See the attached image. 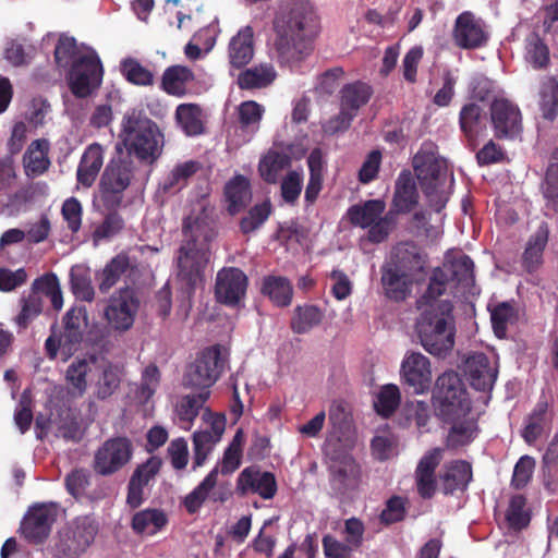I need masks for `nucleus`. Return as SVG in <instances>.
I'll return each mask as SVG.
<instances>
[{
	"instance_id": "obj_1",
	"label": "nucleus",
	"mask_w": 558,
	"mask_h": 558,
	"mask_svg": "<svg viewBox=\"0 0 558 558\" xmlns=\"http://www.w3.org/2000/svg\"><path fill=\"white\" fill-rule=\"evenodd\" d=\"M275 52L279 63L293 68L313 50L319 31L318 15L306 1H296L281 10L275 21Z\"/></svg>"
},
{
	"instance_id": "obj_2",
	"label": "nucleus",
	"mask_w": 558,
	"mask_h": 558,
	"mask_svg": "<svg viewBox=\"0 0 558 558\" xmlns=\"http://www.w3.org/2000/svg\"><path fill=\"white\" fill-rule=\"evenodd\" d=\"M438 274L429 282L426 292L417 300L420 316L416 319V332L424 349H452L454 345L453 305L442 299L444 287Z\"/></svg>"
},
{
	"instance_id": "obj_3",
	"label": "nucleus",
	"mask_w": 558,
	"mask_h": 558,
	"mask_svg": "<svg viewBox=\"0 0 558 558\" xmlns=\"http://www.w3.org/2000/svg\"><path fill=\"white\" fill-rule=\"evenodd\" d=\"M198 208L201 214L191 215L184 220L185 243L180 247L178 255V277L189 293L203 286L204 272L209 263L207 247L198 242L201 239H208L214 208L204 202L198 204Z\"/></svg>"
},
{
	"instance_id": "obj_4",
	"label": "nucleus",
	"mask_w": 558,
	"mask_h": 558,
	"mask_svg": "<svg viewBox=\"0 0 558 558\" xmlns=\"http://www.w3.org/2000/svg\"><path fill=\"white\" fill-rule=\"evenodd\" d=\"M120 138L128 154L146 165L156 162L165 146V135L158 124L138 109L124 114Z\"/></svg>"
},
{
	"instance_id": "obj_5",
	"label": "nucleus",
	"mask_w": 558,
	"mask_h": 558,
	"mask_svg": "<svg viewBox=\"0 0 558 558\" xmlns=\"http://www.w3.org/2000/svg\"><path fill=\"white\" fill-rule=\"evenodd\" d=\"M413 167L429 206L440 211L449 198L452 178L444 158L422 148L413 158Z\"/></svg>"
},
{
	"instance_id": "obj_6",
	"label": "nucleus",
	"mask_w": 558,
	"mask_h": 558,
	"mask_svg": "<svg viewBox=\"0 0 558 558\" xmlns=\"http://www.w3.org/2000/svg\"><path fill=\"white\" fill-rule=\"evenodd\" d=\"M228 367V351H199L185 365L182 384L185 388L209 391Z\"/></svg>"
},
{
	"instance_id": "obj_7",
	"label": "nucleus",
	"mask_w": 558,
	"mask_h": 558,
	"mask_svg": "<svg viewBox=\"0 0 558 558\" xmlns=\"http://www.w3.org/2000/svg\"><path fill=\"white\" fill-rule=\"evenodd\" d=\"M433 403L441 418L469 414L472 410L469 393L456 372H446L437 378Z\"/></svg>"
},
{
	"instance_id": "obj_8",
	"label": "nucleus",
	"mask_w": 558,
	"mask_h": 558,
	"mask_svg": "<svg viewBox=\"0 0 558 558\" xmlns=\"http://www.w3.org/2000/svg\"><path fill=\"white\" fill-rule=\"evenodd\" d=\"M97 533L98 523L93 517L73 519L59 531L53 558H78L93 544Z\"/></svg>"
},
{
	"instance_id": "obj_9",
	"label": "nucleus",
	"mask_w": 558,
	"mask_h": 558,
	"mask_svg": "<svg viewBox=\"0 0 558 558\" xmlns=\"http://www.w3.org/2000/svg\"><path fill=\"white\" fill-rule=\"evenodd\" d=\"M135 173L134 161L126 158L112 159L106 166L99 183L100 201L107 209H117L124 191L131 185Z\"/></svg>"
},
{
	"instance_id": "obj_10",
	"label": "nucleus",
	"mask_w": 558,
	"mask_h": 558,
	"mask_svg": "<svg viewBox=\"0 0 558 558\" xmlns=\"http://www.w3.org/2000/svg\"><path fill=\"white\" fill-rule=\"evenodd\" d=\"M102 75L99 56L95 50H87L80 61L69 69L66 80L72 94L77 98H85L98 89Z\"/></svg>"
},
{
	"instance_id": "obj_11",
	"label": "nucleus",
	"mask_w": 558,
	"mask_h": 558,
	"mask_svg": "<svg viewBox=\"0 0 558 558\" xmlns=\"http://www.w3.org/2000/svg\"><path fill=\"white\" fill-rule=\"evenodd\" d=\"M385 209V202L371 199L350 207L348 217L352 225L368 229V239L372 242L379 243L387 238L390 231V220L388 215L384 216Z\"/></svg>"
},
{
	"instance_id": "obj_12",
	"label": "nucleus",
	"mask_w": 558,
	"mask_h": 558,
	"mask_svg": "<svg viewBox=\"0 0 558 558\" xmlns=\"http://www.w3.org/2000/svg\"><path fill=\"white\" fill-rule=\"evenodd\" d=\"M133 456L132 442L125 437H116L106 440L94 456V471L108 476L120 471Z\"/></svg>"
},
{
	"instance_id": "obj_13",
	"label": "nucleus",
	"mask_w": 558,
	"mask_h": 558,
	"mask_svg": "<svg viewBox=\"0 0 558 558\" xmlns=\"http://www.w3.org/2000/svg\"><path fill=\"white\" fill-rule=\"evenodd\" d=\"M138 307L140 300L135 292L129 288L120 289L110 296L105 318L113 330L126 331L133 326Z\"/></svg>"
},
{
	"instance_id": "obj_14",
	"label": "nucleus",
	"mask_w": 558,
	"mask_h": 558,
	"mask_svg": "<svg viewBox=\"0 0 558 558\" xmlns=\"http://www.w3.org/2000/svg\"><path fill=\"white\" fill-rule=\"evenodd\" d=\"M463 372L472 387L480 391H490L498 376V362L495 354L487 355L475 351L463 361Z\"/></svg>"
},
{
	"instance_id": "obj_15",
	"label": "nucleus",
	"mask_w": 558,
	"mask_h": 558,
	"mask_svg": "<svg viewBox=\"0 0 558 558\" xmlns=\"http://www.w3.org/2000/svg\"><path fill=\"white\" fill-rule=\"evenodd\" d=\"M247 276L236 267H225L217 272L215 295L219 303L238 306L245 298Z\"/></svg>"
},
{
	"instance_id": "obj_16",
	"label": "nucleus",
	"mask_w": 558,
	"mask_h": 558,
	"mask_svg": "<svg viewBox=\"0 0 558 558\" xmlns=\"http://www.w3.org/2000/svg\"><path fill=\"white\" fill-rule=\"evenodd\" d=\"M452 36L458 47L462 49H476L486 45L489 32L482 19L465 11L457 17Z\"/></svg>"
},
{
	"instance_id": "obj_17",
	"label": "nucleus",
	"mask_w": 558,
	"mask_h": 558,
	"mask_svg": "<svg viewBox=\"0 0 558 558\" xmlns=\"http://www.w3.org/2000/svg\"><path fill=\"white\" fill-rule=\"evenodd\" d=\"M492 123L498 137H513L521 132V112L511 101L499 98L490 106Z\"/></svg>"
},
{
	"instance_id": "obj_18",
	"label": "nucleus",
	"mask_w": 558,
	"mask_h": 558,
	"mask_svg": "<svg viewBox=\"0 0 558 558\" xmlns=\"http://www.w3.org/2000/svg\"><path fill=\"white\" fill-rule=\"evenodd\" d=\"M551 427V414L545 399H539L532 411L524 417L520 435L524 442L534 446L542 437L547 436Z\"/></svg>"
},
{
	"instance_id": "obj_19",
	"label": "nucleus",
	"mask_w": 558,
	"mask_h": 558,
	"mask_svg": "<svg viewBox=\"0 0 558 558\" xmlns=\"http://www.w3.org/2000/svg\"><path fill=\"white\" fill-rule=\"evenodd\" d=\"M444 449L433 448L418 461L415 470L417 493L422 498L429 499L436 492L435 470L442 460Z\"/></svg>"
},
{
	"instance_id": "obj_20",
	"label": "nucleus",
	"mask_w": 558,
	"mask_h": 558,
	"mask_svg": "<svg viewBox=\"0 0 558 558\" xmlns=\"http://www.w3.org/2000/svg\"><path fill=\"white\" fill-rule=\"evenodd\" d=\"M238 489L242 495L253 493L258 494L263 499H271L277 493L276 477L270 472L246 468L238 477Z\"/></svg>"
},
{
	"instance_id": "obj_21",
	"label": "nucleus",
	"mask_w": 558,
	"mask_h": 558,
	"mask_svg": "<svg viewBox=\"0 0 558 558\" xmlns=\"http://www.w3.org/2000/svg\"><path fill=\"white\" fill-rule=\"evenodd\" d=\"M438 274H441L438 281L444 287V293L446 292L449 279L457 281L458 284L465 289H471L474 284V264L466 255H461L450 263L444 264L441 268H437L433 272L429 282H433Z\"/></svg>"
},
{
	"instance_id": "obj_22",
	"label": "nucleus",
	"mask_w": 558,
	"mask_h": 558,
	"mask_svg": "<svg viewBox=\"0 0 558 558\" xmlns=\"http://www.w3.org/2000/svg\"><path fill=\"white\" fill-rule=\"evenodd\" d=\"M401 369L405 381L414 387L416 393H421L429 387L432 381L430 364L428 359L420 352L413 351L402 362Z\"/></svg>"
},
{
	"instance_id": "obj_23",
	"label": "nucleus",
	"mask_w": 558,
	"mask_h": 558,
	"mask_svg": "<svg viewBox=\"0 0 558 558\" xmlns=\"http://www.w3.org/2000/svg\"><path fill=\"white\" fill-rule=\"evenodd\" d=\"M442 420L451 424L446 438V447L449 449L468 446L478 434L477 421L471 415V412L457 417Z\"/></svg>"
},
{
	"instance_id": "obj_24",
	"label": "nucleus",
	"mask_w": 558,
	"mask_h": 558,
	"mask_svg": "<svg viewBox=\"0 0 558 558\" xmlns=\"http://www.w3.org/2000/svg\"><path fill=\"white\" fill-rule=\"evenodd\" d=\"M472 466L464 460H456L445 465L440 475L441 489L446 495L464 492L472 481Z\"/></svg>"
},
{
	"instance_id": "obj_25",
	"label": "nucleus",
	"mask_w": 558,
	"mask_h": 558,
	"mask_svg": "<svg viewBox=\"0 0 558 558\" xmlns=\"http://www.w3.org/2000/svg\"><path fill=\"white\" fill-rule=\"evenodd\" d=\"M105 149L98 143L88 145L78 163L76 177L77 182L85 186L90 187L104 165Z\"/></svg>"
},
{
	"instance_id": "obj_26",
	"label": "nucleus",
	"mask_w": 558,
	"mask_h": 558,
	"mask_svg": "<svg viewBox=\"0 0 558 558\" xmlns=\"http://www.w3.org/2000/svg\"><path fill=\"white\" fill-rule=\"evenodd\" d=\"M414 279L410 274L388 264L383 268L381 283L385 294L390 300H404L411 292Z\"/></svg>"
},
{
	"instance_id": "obj_27",
	"label": "nucleus",
	"mask_w": 558,
	"mask_h": 558,
	"mask_svg": "<svg viewBox=\"0 0 558 558\" xmlns=\"http://www.w3.org/2000/svg\"><path fill=\"white\" fill-rule=\"evenodd\" d=\"M331 482L342 493L357 487L361 478V469L351 457H343L330 466Z\"/></svg>"
},
{
	"instance_id": "obj_28",
	"label": "nucleus",
	"mask_w": 558,
	"mask_h": 558,
	"mask_svg": "<svg viewBox=\"0 0 558 558\" xmlns=\"http://www.w3.org/2000/svg\"><path fill=\"white\" fill-rule=\"evenodd\" d=\"M424 264V256L416 245L411 243L397 245L392 251L391 260L388 263V265L410 274L413 278L423 270Z\"/></svg>"
},
{
	"instance_id": "obj_29",
	"label": "nucleus",
	"mask_w": 558,
	"mask_h": 558,
	"mask_svg": "<svg viewBox=\"0 0 558 558\" xmlns=\"http://www.w3.org/2000/svg\"><path fill=\"white\" fill-rule=\"evenodd\" d=\"M218 469L214 468L206 477L183 500V506L190 514L196 513L206 499L211 498L214 501H223V498L214 493L217 484Z\"/></svg>"
},
{
	"instance_id": "obj_30",
	"label": "nucleus",
	"mask_w": 558,
	"mask_h": 558,
	"mask_svg": "<svg viewBox=\"0 0 558 558\" xmlns=\"http://www.w3.org/2000/svg\"><path fill=\"white\" fill-rule=\"evenodd\" d=\"M260 292L279 307L289 306L293 298L291 281L282 276L269 275L260 281Z\"/></svg>"
},
{
	"instance_id": "obj_31",
	"label": "nucleus",
	"mask_w": 558,
	"mask_h": 558,
	"mask_svg": "<svg viewBox=\"0 0 558 558\" xmlns=\"http://www.w3.org/2000/svg\"><path fill=\"white\" fill-rule=\"evenodd\" d=\"M459 122L469 144L475 146L478 136L483 135L486 129L483 109L474 102L463 106Z\"/></svg>"
},
{
	"instance_id": "obj_32",
	"label": "nucleus",
	"mask_w": 558,
	"mask_h": 558,
	"mask_svg": "<svg viewBox=\"0 0 558 558\" xmlns=\"http://www.w3.org/2000/svg\"><path fill=\"white\" fill-rule=\"evenodd\" d=\"M175 122L186 136H197L205 131V117L201 106L181 104L175 109Z\"/></svg>"
},
{
	"instance_id": "obj_33",
	"label": "nucleus",
	"mask_w": 558,
	"mask_h": 558,
	"mask_svg": "<svg viewBox=\"0 0 558 558\" xmlns=\"http://www.w3.org/2000/svg\"><path fill=\"white\" fill-rule=\"evenodd\" d=\"M253 56V29L244 26L229 43V61L233 68H242L252 60Z\"/></svg>"
},
{
	"instance_id": "obj_34",
	"label": "nucleus",
	"mask_w": 558,
	"mask_h": 558,
	"mask_svg": "<svg viewBox=\"0 0 558 558\" xmlns=\"http://www.w3.org/2000/svg\"><path fill=\"white\" fill-rule=\"evenodd\" d=\"M168 523V517L163 510L147 508L133 514L131 527L135 534L153 536L160 532Z\"/></svg>"
},
{
	"instance_id": "obj_35",
	"label": "nucleus",
	"mask_w": 558,
	"mask_h": 558,
	"mask_svg": "<svg viewBox=\"0 0 558 558\" xmlns=\"http://www.w3.org/2000/svg\"><path fill=\"white\" fill-rule=\"evenodd\" d=\"M417 203V192L410 171H402L396 182L392 207L397 213H408Z\"/></svg>"
},
{
	"instance_id": "obj_36",
	"label": "nucleus",
	"mask_w": 558,
	"mask_h": 558,
	"mask_svg": "<svg viewBox=\"0 0 558 558\" xmlns=\"http://www.w3.org/2000/svg\"><path fill=\"white\" fill-rule=\"evenodd\" d=\"M64 330L60 339L61 345H73L81 341L83 329L87 325V311L84 306H73L64 315Z\"/></svg>"
},
{
	"instance_id": "obj_37",
	"label": "nucleus",
	"mask_w": 558,
	"mask_h": 558,
	"mask_svg": "<svg viewBox=\"0 0 558 558\" xmlns=\"http://www.w3.org/2000/svg\"><path fill=\"white\" fill-rule=\"evenodd\" d=\"M210 396L209 391L181 397L175 404V414L184 429H190Z\"/></svg>"
},
{
	"instance_id": "obj_38",
	"label": "nucleus",
	"mask_w": 558,
	"mask_h": 558,
	"mask_svg": "<svg viewBox=\"0 0 558 558\" xmlns=\"http://www.w3.org/2000/svg\"><path fill=\"white\" fill-rule=\"evenodd\" d=\"M87 50L94 49L85 44H77L73 37L60 36L54 47L56 63L60 68L70 69Z\"/></svg>"
},
{
	"instance_id": "obj_39",
	"label": "nucleus",
	"mask_w": 558,
	"mask_h": 558,
	"mask_svg": "<svg viewBox=\"0 0 558 558\" xmlns=\"http://www.w3.org/2000/svg\"><path fill=\"white\" fill-rule=\"evenodd\" d=\"M372 94V87L365 83L348 84L341 89L340 107L356 116L359 109L367 104Z\"/></svg>"
},
{
	"instance_id": "obj_40",
	"label": "nucleus",
	"mask_w": 558,
	"mask_h": 558,
	"mask_svg": "<svg viewBox=\"0 0 558 558\" xmlns=\"http://www.w3.org/2000/svg\"><path fill=\"white\" fill-rule=\"evenodd\" d=\"M194 80L193 72L183 65L168 68L162 75V88L172 96H183L186 93V85Z\"/></svg>"
},
{
	"instance_id": "obj_41",
	"label": "nucleus",
	"mask_w": 558,
	"mask_h": 558,
	"mask_svg": "<svg viewBox=\"0 0 558 558\" xmlns=\"http://www.w3.org/2000/svg\"><path fill=\"white\" fill-rule=\"evenodd\" d=\"M548 241V230L545 227L538 230L527 241L523 253V265L529 271L536 270L543 263V252Z\"/></svg>"
},
{
	"instance_id": "obj_42",
	"label": "nucleus",
	"mask_w": 558,
	"mask_h": 558,
	"mask_svg": "<svg viewBox=\"0 0 558 558\" xmlns=\"http://www.w3.org/2000/svg\"><path fill=\"white\" fill-rule=\"evenodd\" d=\"M226 196L229 202L228 210L238 213L252 197L250 183L246 178L238 175L226 185Z\"/></svg>"
},
{
	"instance_id": "obj_43",
	"label": "nucleus",
	"mask_w": 558,
	"mask_h": 558,
	"mask_svg": "<svg viewBox=\"0 0 558 558\" xmlns=\"http://www.w3.org/2000/svg\"><path fill=\"white\" fill-rule=\"evenodd\" d=\"M276 78V71L269 63L247 69L239 75L241 88H259L270 84Z\"/></svg>"
},
{
	"instance_id": "obj_44",
	"label": "nucleus",
	"mask_w": 558,
	"mask_h": 558,
	"mask_svg": "<svg viewBox=\"0 0 558 558\" xmlns=\"http://www.w3.org/2000/svg\"><path fill=\"white\" fill-rule=\"evenodd\" d=\"M198 169L199 163L194 160L178 163L162 181V190L167 193L180 191Z\"/></svg>"
},
{
	"instance_id": "obj_45",
	"label": "nucleus",
	"mask_w": 558,
	"mask_h": 558,
	"mask_svg": "<svg viewBox=\"0 0 558 558\" xmlns=\"http://www.w3.org/2000/svg\"><path fill=\"white\" fill-rule=\"evenodd\" d=\"M519 318L518 310L509 302H502L496 305L490 312V319L494 333L498 338L507 336V329L517 323Z\"/></svg>"
},
{
	"instance_id": "obj_46",
	"label": "nucleus",
	"mask_w": 558,
	"mask_h": 558,
	"mask_svg": "<svg viewBox=\"0 0 558 558\" xmlns=\"http://www.w3.org/2000/svg\"><path fill=\"white\" fill-rule=\"evenodd\" d=\"M64 515V510L56 502L37 505V544L46 539L54 522Z\"/></svg>"
},
{
	"instance_id": "obj_47",
	"label": "nucleus",
	"mask_w": 558,
	"mask_h": 558,
	"mask_svg": "<svg viewBox=\"0 0 558 558\" xmlns=\"http://www.w3.org/2000/svg\"><path fill=\"white\" fill-rule=\"evenodd\" d=\"M289 163L290 158L287 154L270 150L260 160L258 170L265 181L275 183Z\"/></svg>"
},
{
	"instance_id": "obj_48",
	"label": "nucleus",
	"mask_w": 558,
	"mask_h": 558,
	"mask_svg": "<svg viewBox=\"0 0 558 558\" xmlns=\"http://www.w3.org/2000/svg\"><path fill=\"white\" fill-rule=\"evenodd\" d=\"M71 289L77 299L90 302L95 296L89 268L75 265L71 268Z\"/></svg>"
},
{
	"instance_id": "obj_49",
	"label": "nucleus",
	"mask_w": 558,
	"mask_h": 558,
	"mask_svg": "<svg viewBox=\"0 0 558 558\" xmlns=\"http://www.w3.org/2000/svg\"><path fill=\"white\" fill-rule=\"evenodd\" d=\"M525 61L534 69H544L549 63V49L536 34H530L525 39Z\"/></svg>"
},
{
	"instance_id": "obj_50",
	"label": "nucleus",
	"mask_w": 558,
	"mask_h": 558,
	"mask_svg": "<svg viewBox=\"0 0 558 558\" xmlns=\"http://www.w3.org/2000/svg\"><path fill=\"white\" fill-rule=\"evenodd\" d=\"M323 312L315 305H304L295 308L292 328L295 332H306L323 320Z\"/></svg>"
},
{
	"instance_id": "obj_51",
	"label": "nucleus",
	"mask_w": 558,
	"mask_h": 558,
	"mask_svg": "<svg viewBox=\"0 0 558 558\" xmlns=\"http://www.w3.org/2000/svg\"><path fill=\"white\" fill-rule=\"evenodd\" d=\"M541 110L544 118L553 120L558 114V82L547 78L541 88Z\"/></svg>"
},
{
	"instance_id": "obj_52",
	"label": "nucleus",
	"mask_w": 558,
	"mask_h": 558,
	"mask_svg": "<svg viewBox=\"0 0 558 558\" xmlns=\"http://www.w3.org/2000/svg\"><path fill=\"white\" fill-rule=\"evenodd\" d=\"M399 403L400 390L396 385L389 384L381 387L374 407L379 415L389 417L397 410Z\"/></svg>"
},
{
	"instance_id": "obj_53",
	"label": "nucleus",
	"mask_w": 558,
	"mask_h": 558,
	"mask_svg": "<svg viewBox=\"0 0 558 558\" xmlns=\"http://www.w3.org/2000/svg\"><path fill=\"white\" fill-rule=\"evenodd\" d=\"M160 383V372L154 364L148 365L142 372L140 387L136 390V399L141 403L147 402L156 392Z\"/></svg>"
},
{
	"instance_id": "obj_54",
	"label": "nucleus",
	"mask_w": 558,
	"mask_h": 558,
	"mask_svg": "<svg viewBox=\"0 0 558 558\" xmlns=\"http://www.w3.org/2000/svg\"><path fill=\"white\" fill-rule=\"evenodd\" d=\"M95 363L93 357L90 361L85 359L72 363L66 371V380L73 387V393L82 395L87 386L86 375L90 371V365Z\"/></svg>"
},
{
	"instance_id": "obj_55",
	"label": "nucleus",
	"mask_w": 558,
	"mask_h": 558,
	"mask_svg": "<svg viewBox=\"0 0 558 558\" xmlns=\"http://www.w3.org/2000/svg\"><path fill=\"white\" fill-rule=\"evenodd\" d=\"M209 433L205 430L195 432L193 435V469L202 466L208 454L213 451L216 444H218Z\"/></svg>"
},
{
	"instance_id": "obj_56",
	"label": "nucleus",
	"mask_w": 558,
	"mask_h": 558,
	"mask_svg": "<svg viewBox=\"0 0 558 558\" xmlns=\"http://www.w3.org/2000/svg\"><path fill=\"white\" fill-rule=\"evenodd\" d=\"M544 196L548 206L558 211V149L554 153L548 166Z\"/></svg>"
},
{
	"instance_id": "obj_57",
	"label": "nucleus",
	"mask_w": 558,
	"mask_h": 558,
	"mask_svg": "<svg viewBox=\"0 0 558 558\" xmlns=\"http://www.w3.org/2000/svg\"><path fill=\"white\" fill-rule=\"evenodd\" d=\"M126 266L128 262L125 257L117 256L112 258L101 272L99 290L101 292H107L109 289H111L117 283L120 276L124 272Z\"/></svg>"
},
{
	"instance_id": "obj_58",
	"label": "nucleus",
	"mask_w": 558,
	"mask_h": 558,
	"mask_svg": "<svg viewBox=\"0 0 558 558\" xmlns=\"http://www.w3.org/2000/svg\"><path fill=\"white\" fill-rule=\"evenodd\" d=\"M37 292L44 293L50 300L54 310L62 308L63 298L59 280L54 274L45 275L37 279Z\"/></svg>"
},
{
	"instance_id": "obj_59",
	"label": "nucleus",
	"mask_w": 558,
	"mask_h": 558,
	"mask_svg": "<svg viewBox=\"0 0 558 558\" xmlns=\"http://www.w3.org/2000/svg\"><path fill=\"white\" fill-rule=\"evenodd\" d=\"M20 313L14 322L20 330L26 329L35 317V281L32 282L27 293L20 299Z\"/></svg>"
},
{
	"instance_id": "obj_60",
	"label": "nucleus",
	"mask_w": 558,
	"mask_h": 558,
	"mask_svg": "<svg viewBox=\"0 0 558 558\" xmlns=\"http://www.w3.org/2000/svg\"><path fill=\"white\" fill-rule=\"evenodd\" d=\"M32 390L31 388H26L17 403L14 411V423L19 430L24 434L26 433L33 421V412H32Z\"/></svg>"
},
{
	"instance_id": "obj_61",
	"label": "nucleus",
	"mask_w": 558,
	"mask_h": 558,
	"mask_svg": "<svg viewBox=\"0 0 558 558\" xmlns=\"http://www.w3.org/2000/svg\"><path fill=\"white\" fill-rule=\"evenodd\" d=\"M238 113L242 128L256 131L259 126L264 108L256 101L248 100L239 106Z\"/></svg>"
},
{
	"instance_id": "obj_62",
	"label": "nucleus",
	"mask_w": 558,
	"mask_h": 558,
	"mask_svg": "<svg viewBox=\"0 0 558 558\" xmlns=\"http://www.w3.org/2000/svg\"><path fill=\"white\" fill-rule=\"evenodd\" d=\"M110 210L112 213L108 214L102 223L94 231L93 239L95 242L113 238L124 228V221L116 211L117 209Z\"/></svg>"
},
{
	"instance_id": "obj_63",
	"label": "nucleus",
	"mask_w": 558,
	"mask_h": 558,
	"mask_svg": "<svg viewBox=\"0 0 558 558\" xmlns=\"http://www.w3.org/2000/svg\"><path fill=\"white\" fill-rule=\"evenodd\" d=\"M525 498L522 495H515L511 498L508 510L507 521L515 530L525 527L530 522L529 514L524 511Z\"/></svg>"
},
{
	"instance_id": "obj_64",
	"label": "nucleus",
	"mask_w": 558,
	"mask_h": 558,
	"mask_svg": "<svg viewBox=\"0 0 558 558\" xmlns=\"http://www.w3.org/2000/svg\"><path fill=\"white\" fill-rule=\"evenodd\" d=\"M122 72L126 80L136 85H150L153 74L136 60L128 59L122 62Z\"/></svg>"
}]
</instances>
